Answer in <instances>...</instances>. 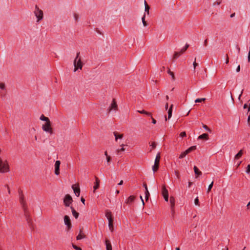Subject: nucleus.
Segmentation results:
<instances>
[{"label": "nucleus", "mask_w": 250, "mask_h": 250, "mask_svg": "<svg viewBox=\"0 0 250 250\" xmlns=\"http://www.w3.org/2000/svg\"><path fill=\"white\" fill-rule=\"evenodd\" d=\"M20 194V202L22 206V208L24 210L25 215L27 218V221H29V219L27 217V207L26 205V203L25 202V200L24 199V195L21 190L19 191Z\"/></svg>", "instance_id": "1"}, {"label": "nucleus", "mask_w": 250, "mask_h": 250, "mask_svg": "<svg viewBox=\"0 0 250 250\" xmlns=\"http://www.w3.org/2000/svg\"><path fill=\"white\" fill-rule=\"evenodd\" d=\"M34 14L35 15V16L37 18V22H39L41 20H42L43 19V11L42 10H41L37 6H36L35 7Z\"/></svg>", "instance_id": "2"}, {"label": "nucleus", "mask_w": 250, "mask_h": 250, "mask_svg": "<svg viewBox=\"0 0 250 250\" xmlns=\"http://www.w3.org/2000/svg\"><path fill=\"white\" fill-rule=\"evenodd\" d=\"M9 171V167L6 161L3 162L0 158V172L4 173Z\"/></svg>", "instance_id": "3"}, {"label": "nucleus", "mask_w": 250, "mask_h": 250, "mask_svg": "<svg viewBox=\"0 0 250 250\" xmlns=\"http://www.w3.org/2000/svg\"><path fill=\"white\" fill-rule=\"evenodd\" d=\"M73 64L74 66V71L76 72L78 69H82L83 67V63L81 61V58L79 59H74Z\"/></svg>", "instance_id": "4"}, {"label": "nucleus", "mask_w": 250, "mask_h": 250, "mask_svg": "<svg viewBox=\"0 0 250 250\" xmlns=\"http://www.w3.org/2000/svg\"><path fill=\"white\" fill-rule=\"evenodd\" d=\"M64 224L67 226V230H70V229L71 228L72 225L70 217L68 215H65L64 216Z\"/></svg>", "instance_id": "5"}, {"label": "nucleus", "mask_w": 250, "mask_h": 250, "mask_svg": "<svg viewBox=\"0 0 250 250\" xmlns=\"http://www.w3.org/2000/svg\"><path fill=\"white\" fill-rule=\"evenodd\" d=\"M42 128L44 131L46 132H49L51 133H52V128L51 127L50 121L46 122L44 125H43Z\"/></svg>", "instance_id": "6"}, {"label": "nucleus", "mask_w": 250, "mask_h": 250, "mask_svg": "<svg viewBox=\"0 0 250 250\" xmlns=\"http://www.w3.org/2000/svg\"><path fill=\"white\" fill-rule=\"evenodd\" d=\"M72 202V198L69 194L65 196L63 202L65 206L69 207Z\"/></svg>", "instance_id": "7"}, {"label": "nucleus", "mask_w": 250, "mask_h": 250, "mask_svg": "<svg viewBox=\"0 0 250 250\" xmlns=\"http://www.w3.org/2000/svg\"><path fill=\"white\" fill-rule=\"evenodd\" d=\"M188 47L189 45L188 44H186L185 46L181 50L180 52H175L173 55V59H177L181 54L184 53Z\"/></svg>", "instance_id": "8"}, {"label": "nucleus", "mask_w": 250, "mask_h": 250, "mask_svg": "<svg viewBox=\"0 0 250 250\" xmlns=\"http://www.w3.org/2000/svg\"><path fill=\"white\" fill-rule=\"evenodd\" d=\"M162 194L164 196L165 200L167 202L168 200V192L165 186H163L162 188Z\"/></svg>", "instance_id": "9"}, {"label": "nucleus", "mask_w": 250, "mask_h": 250, "mask_svg": "<svg viewBox=\"0 0 250 250\" xmlns=\"http://www.w3.org/2000/svg\"><path fill=\"white\" fill-rule=\"evenodd\" d=\"M117 104L116 103V102L115 101V100L113 99L110 106L109 107V111H111L112 110L116 111L117 110Z\"/></svg>", "instance_id": "10"}, {"label": "nucleus", "mask_w": 250, "mask_h": 250, "mask_svg": "<svg viewBox=\"0 0 250 250\" xmlns=\"http://www.w3.org/2000/svg\"><path fill=\"white\" fill-rule=\"evenodd\" d=\"M61 162L60 161H56L55 164V173L56 175L60 174V166Z\"/></svg>", "instance_id": "11"}, {"label": "nucleus", "mask_w": 250, "mask_h": 250, "mask_svg": "<svg viewBox=\"0 0 250 250\" xmlns=\"http://www.w3.org/2000/svg\"><path fill=\"white\" fill-rule=\"evenodd\" d=\"M113 134L115 136V140L117 142H118V140H122L124 136L123 134H120L116 131L114 132Z\"/></svg>", "instance_id": "12"}, {"label": "nucleus", "mask_w": 250, "mask_h": 250, "mask_svg": "<svg viewBox=\"0 0 250 250\" xmlns=\"http://www.w3.org/2000/svg\"><path fill=\"white\" fill-rule=\"evenodd\" d=\"M170 203L171 205V209L172 212H173L174 211V207L175 206V199L172 196H171L170 197Z\"/></svg>", "instance_id": "13"}, {"label": "nucleus", "mask_w": 250, "mask_h": 250, "mask_svg": "<svg viewBox=\"0 0 250 250\" xmlns=\"http://www.w3.org/2000/svg\"><path fill=\"white\" fill-rule=\"evenodd\" d=\"M72 188H73L74 193H75L76 195L78 197L80 195V189L79 188H76L75 187V185H73L72 186Z\"/></svg>", "instance_id": "14"}, {"label": "nucleus", "mask_w": 250, "mask_h": 250, "mask_svg": "<svg viewBox=\"0 0 250 250\" xmlns=\"http://www.w3.org/2000/svg\"><path fill=\"white\" fill-rule=\"evenodd\" d=\"M144 4H145V13L147 15H149V9L150 7L147 3L146 1V0L144 1Z\"/></svg>", "instance_id": "15"}, {"label": "nucleus", "mask_w": 250, "mask_h": 250, "mask_svg": "<svg viewBox=\"0 0 250 250\" xmlns=\"http://www.w3.org/2000/svg\"><path fill=\"white\" fill-rule=\"evenodd\" d=\"M105 243L106 245V250H112V246L110 241L108 239H106L105 241Z\"/></svg>", "instance_id": "16"}, {"label": "nucleus", "mask_w": 250, "mask_h": 250, "mask_svg": "<svg viewBox=\"0 0 250 250\" xmlns=\"http://www.w3.org/2000/svg\"><path fill=\"white\" fill-rule=\"evenodd\" d=\"M135 198V197L134 196H130L128 198V199L125 201V203L127 204H130L132 203L134 201Z\"/></svg>", "instance_id": "17"}, {"label": "nucleus", "mask_w": 250, "mask_h": 250, "mask_svg": "<svg viewBox=\"0 0 250 250\" xmlns=\"http://www.w3.org/2000/svg\"><path fill=\"white\" fill-rule=\"evenodd\" d=\"M243 154V150L242 149L240 150L238 153L236 154L234 156V160L239 159Z\"/></svg>", "instance_id": "18"}, {"label": "nucleus", "mask_w": 250, "mask_h": 250, "mask_svg": "<svg viewBox=\"0 0 250 250\" xmlns=\"http://www.w3.org/2000/svg\"><path fill=\"white\" fill-rule=\"evenodd\" d=\"M113 219H110L108 220V227L109 228V229L111 231H113Z\"/></svg>", "instance_id": "19"}, {"label": "nucleus", "mask_w": 250, "mask_h": 250, "mask_svg": "<svg viewBox=\"0 0 250 250\" xmlns=\"http://www.w3.org/2000/svg\"><path fill=\"white\" fill-rule=\"evenodd\" d=\"M99 183H100V180L97 177H96V182L95 183V185L93 187L94 188V191H95L97 189H98L99 187Z\"/></svg>", "instance_id": "20"}, {"label": "nucleus", "mask_w": 250, "mask_h": 250, "mask_svg": "<svg viewBox=\"0 0 250 250\" xmlns=\"http://www.w3.org/2000/svg\"><path fill=\"white\" fill-rule=\"evenodd\" d=\"M161 156L160 153L159 152L156 155V157L155 159L154 164L159 165L160 160Z\"/></svg>", "instance_id": "21"}, {"label": "nucleus", "mask_w": 250, "mask_h": 250, "mask_svg": "<svg viewBox=\"0 0 250 250\" xmlns=\"http://www.w3.org/2000/svg\"><path fill=\"white\" fill-rule=\"evenodd\" d=\"M196 149V146H194L189 147L188 149L185 151V153L187 154L190 153L191 151L194 150Z\"/></svg>", "instance_id": "22"}, {"label": "nucleus", "mask_w": 250, "mask_h": 250, "mask_svg": "<svg viewBox=\"0 0 250 250\" xmlns=\"http://www.w3.org/2000/svg\"><path fill=\"white\" fill-rule=\"evenodd\" d=\"M208 139V134L207 133H204L198 137V139H205L207 140Z\"/></svg>", "instance_id": "23"}, {"label": "nucleus", "mask_w": 250, "mask_h": 250, "mask_svg": "<svg viewBox=\"0 0 250 250\" xmlns=\"http://www.w3.org/2000/svg\"><path fill=\"white\" fill-rule=\"evenodd\" d=\"M71 209L73 215L75 217V218H77L79 215V213L77 212L72 207H71Z\"/></svg>", "instance_id": "24"}, {"label": "nucleus", "mask_w": 250, "mask_h": 250, "mask_svg": "<svg viewBox=\"0 0 250 250\" xmlns=\"http://www.w3.org/2000/svg\"><path fill=\"white\" fill-rule=\"evenodd\" d=\"M73 17L74 19L75 20V21L76 22H77L79 21L80 16L77 13H73Z\"/></svg>", "instance_id": "25"}, {"label": "nucleus", "mask_w": 250, "mask_h": 250, "mask_svg": "<svg viewBox=\"0 0 250 250\" xmlns=\"http://www.w3.org/2000/svg\"><path fill=\"white\" fill-rule=\"evenodd\" d=\"M193 169H194V171L195 174L196 175H200L202 174V172L200 171L196 166L194 167Z\"/></svg>", "instance_id": "26"}, {"label": "nucleus", "mask_w": 250, "mask_h": 250, "mask_svg": "<svg viewBox=\"0 0 250 250\" xmlns=\"http://www.w3.org/2000/svg\"><path fill=\"white\" fill-rule=\"evenodd\" d=\"M40 119L42 121H45L46 122L50 121L49 119L47 117H45L43 115L41 116Z\"/></svg>", "instance_id": "27"}, {"label": "nucleus", "mask_w": 250, "mask_h": 250, "mask_svg": "<svg viewBox=\"0 0 250 250\" xmlns=\"http://www.w3.org/2000/svg\"><path fill=\"white\" fill-rule=\"evenodd\" d=\"M145 18H146V14L145 13L142 18V21L143 25L144 26H146L147 25V23L146 22V21H145Z\"/></svg>", "instance_id": "28"}, {"label": "nucleus", "mask_w": 250, "mask_h": 250, "mask_svg": "<svg viewBox=\"0 0 250 250\" xmlns=\"http://www.w3.org/2000/svg\"><path fill=\"white\" fill-rule=\"evenodd\" d=\"M105 216L107 218V219L109 220L110 219H112L111 216V213L110 211H107L105 213Z\"/></svg>", "instance_id": "29"}, {"label": "nucleus", "mask_w": 250, "mask_h": 250, "mask_svg": "<svg viewBox=\"0 0 250 250\" xmlns=\"http://www.w3.org/2000/svg\"><path fill=\"white\" fill-rule=\"evenodd\" d=\"M159 165H158V164H155L153 165V166L152 167V170L154 172H155L158 169V168H159Z\"/></svg>", "instance_id": "30"}, {"label": "nucleus", "mask_w": 250, "mask_h": 250, "mask_svg": "<svg viewBox=\"0 0 250 250\" xmlns=\"http://www.w3.org/2000/svg\"><path fill=\"white\" fill-rule=\"evenodd\" d=\"M138 112L141 114H145L148 116H151V113L148 112L146 111L145 110H138Z\"/></svg>", "instance_id": "31"}, {"label": "nucleus", "mask_w": 250, "mask_h": 250, "mask_svg": "<svg viewBox=\"0 0 250 250\" xmlns=\"http://www.w3.org/2000/svg\"><path fill=\"white\" fill-rule=\"evenodd\" d=\"M6 86L4 83L0 82V89L1 90L5 89Z\"/></svg>", "instance_id": "32"}, {"label": "nucleus", "mask_w": 250, "mask_h": 250, "mask_svg": "<svg viewBox=\"0 0 250 250\" xmlns=\"http://www.w3.org/2000/svg\"><path fill=\"white\" fill-rule=\"evenodd\" d=\"M149 195H150V194H149V191H148V189H146V190L145 191V198L146 201L148 199Z\"/></svg>", "instance_id": "33"}, {"label": "nucleus", "mask_w": 250, "mask_h": 250, "mask_svg": "<svg viewBox=\"0 0 250 250\" xmlns=\"http://www.w3.org/2000/svg\"><path fill=\"white\" fill-rule=\"evenodd\" d=\"M172 109H169L168 110V117L167 119H169L171 116H172Z\"/></svg>", "instance_id": "34"}, {"label": "nucleus", "mask_w": 250, "mask_h": 250, "mask_svg": "<svg viewBox=\"0 0 250 250\" xmlns=\"http://www.w3.org/2000/svg\"><path fill=\"white\" fill-rule=\"evenodd\" d=\"M168 73L171 75L172 79L174 81L175 80V76L173 72H171L169 69L168 71Z\"/></svg>", "instance_id": "35"}, {"label": "nucleus", "mask_w": 250, "mask_h": 250, "mask_svg": "<svg viewBox=\"0 0 250 250\" xmlns=\"http://www.w3.org/2000/svg\"><path fill=\"white\" fill-rule=\"evenodd\" d=\"M206 100L205 98H201V99H197L195 100V103H200L202 102H204Z\"/></svg>", "instance_id": "36"}, {"label": "nucleus", "mask_w": 250, "mask_h": 250, "mask_svg": "<svg viewBox=\"0 0 250 250\" xmlns=\"http://www.w3.org/2000/svg\"><path fill=\"white\" fill-rule=\"evenodd\" d=\"M213 182L212 181L211 183V184L208 186V191H207L208 192H209L210 191L211 188L213 187Z\"/></svg>", "instance_id": "37"}, {"label": "nucleus", "mask_w": 250, "mask_h": 250, "mask_svg": "<svg viewBox=\"0 0 250 250\" xmlns=\"http://www.w3.org/2000/svg\"><path fill=\"white\" fill-rule=\"evenodd\" d=\"M150 146H151V148L150 149V151H151L153 149L156 147V144L155 142H153L152 144L150 145Z\"/></svg>", "instance_id": "38"}, {"label": "nucleus", "mask_w": 250, "mask_h": 250, "mask_svg": "<svg viewBox=\"0 0 250 250\" xmlns=\"http://www.w3.org/2000/svg\"><path fill=\"white\" fill-rule=\"evenodd\" d=\"M187 155V153H185V151L184 152H183V153H182L180 156H179V158L180 159H182V158H183L184 157H185L186 155Z\"/></svg>", "instance_id": "39"}, {"label": "nucleus", "mask_w": 250, "mask_h": 250, "mask_svg": "<svg viewBox=\"0 0 250 250\" xmlns=\"http://www.w3.org/2000/svg\"><path fill=\"white\" fill-rule=\"evenodd\" d=\"M196 58H195L194 62H193V67H194V70H195V69L196 68V67L198 65V64L197 63H196Z\"/></svg>", "instance_id": "40"}, {"label": "nucleus", "mask_w": 250, "mask_h": 250, "mask_svg": "<svg viewBox=\"0 0 250 250\" xmlns=\"http://www.w3.org/2000/svg\"><path fill=\"white\" fill-rule=\"evenodd\" d=\"M199 199H198V198L197 197L195 200H194V204L197 205V206H199Z\"/></svg>", "instance_id": "41"}, {"label": "nucleus", "mask_w": 250, "mask_h": 250, "mask_svg": "<svg viewBox=\"0 0 250 250\" xmlns=\"http://www.w3.org/2000/svg\"><path fill=\"white\" fill-rule=\"evenodd\" d=\"M203 127L209 132H211V130L205 125H203Z\"/></svg>", "instance_id": "42"}, {"label": "nucleus", "mask_w": 250, "mask_h": 250, "mask_svg": "<svg viewBox=\"0 0 250 250\" xmlns=\"http://www.w3.org/2000/svg\"><path fill=\"white\" fill-rule=\"evenodd\" d=\"M72 247H73V248H74V249H75L76 250H82V249H81L80 248H79V247H78L76 246V245H74V244H73V245H72Z\"/></svg>", "instance_id": "43"}, {"label": "nucleus", "mask_w": 250, "mask_h": 250, "mask_svg": "<svg viewBox=\"0 0 250 250\" xmlns=\"http://www.w3.org/2000/svg\"><path fill=\"white\" fill-rule=\"evenodd\" d=\"M246 172L247 173H250V164L247 167V170H246Z\"/></svg>", "instance_id": "44"}, {"label": "nucleus", "mask_w": 250, "mask_h": 250, "mask_svg": "<svg viewBox=\"0 0 250 250\" xmlns=\"http://www.w3.org/2000/svg\"><path fill=\"white\" fill-rule=\"evenodd\" d=\"M83 236H82L81 234H79L77 236V240H80L82 238H83Z\"/></svg>", "instance_id": "45"}, {"label": "nucleus", "mask_w": 250, "mask_h": 250, "mask_svg": "<svg viewBox=\"0 0 250 250\" xmlns=\"http://www.w3.org/2000/svg\"><path fill=\"white\" fill-rule=\"evenodd\" d=\"M175 174L177 177V179H179L180 178V175H179V172L178 171H175Z\"/></svg>", "instance_id": "46"}, {"label": "nucleus", "mask_w": 250, "mask_h": 250, "mask_svg": "<svg viewBox=\"0 0 250 250\" xmlns=\"http://www.w3.org/2000/svg\"><path fill=\"white\" fill-rule=\"evenodd\" d=\"M180 135L181 137H183L186 136V133L185 132H182L180 133Z\"/></svg>", "instance_id": "47"}, {"label": "nucleus", "mask_w": 250, "mask_h": 250, "mask_svg": "<svg viewBox=\"0 0 250 250\" xmlns=\"http://www.w3.org/2000/svg\"><path fill=\"white\" fill-rule=\"evenodd\" d=\"M125 148H123V147H122V148H121V149H117V150H116V151H117V153H119V152H120V151H125Z\"/></svg>", "instance_id": "48"}, {"label": "nucleus", "mask_w": 250, "mask_h": 250, "mask_svg": "<svg viewBox=\"0 0 250 250\" xmlns=\"http://www.w3.org/2000/svg\"><path fill=\"white\" fill-rule=\"evenodd\" d=\"M80 54V52H77V54H76V57L75 58V59H77V60L79 59V57Z\"/></svg>", "instance_id": "49"}, {"label": "nucleus", "mask_w": 250, "mask_h": 250, "mask_svg": "<svg viewBox=\"0 0 250 250\" xmlns=\"http://www.w3.org/2000/svg\"><path fill=\"white\" fill-rule=\"evenodd\" d=\"M204 45L205 46H207L208 45V40L207 39L205 40L204 42Z\"/></svg>", "instance_id": "50"}, {"label": "nucleus", "mask_w": 250, "mask_h": 250, "mask_svg": "<svg viewBox=\"0 0 250 250\" xmlns=\"http://www.w3.org/2000/svg\"><path fill=\"white\" fill-rule=\"evenodd\" d=\"M106 160H107V163H108L111 160V157L110 156H107L106 157Z\"/></svg>", "instance_id": "51"}, {"label": "nucleus", "mask_w": 250, "mask_h": 250, "mask_svg": "<svg viewBox=\"0 0 250 250\" xmlns=\"http://www.w3.org/2000/svg\"><path fill=\"white\" fill-rule=\"evenodd\" d=\"M243 90H242V91L241 92V93L239 95V97H238V99L239 100H241V97L242 95V93H243Z\"/></svg>", "instance_id": "52"}, {"label": "nucleus", "mask_w": 250, "mask_h": 250, "mask_svg": "<svg viewBox=\"0 0 250 250\" xmlns=\"http://www.w3.org/2000/svg\"><path fill=\"white\" fill-rule=\"evenodd\" d=\"M240 70V65H238V67L236 68V72H239Z\"/></svg>", "instance_id": "53"}, {"label": "nucleus", "mask_w": 250, "mask_h": 250, "mask_svg": "<svg viewBox=\"0 0 250 250\" xmlns=\"http://www.w3.org/2000/svg\"><path fill=\"white\" fill-rule=\"evenodd\" d=\"M229 62V57L228 56V55H227V59H226V64H228Z\"/></svg>", "instance_id": "54"}, {"label": "nucleus", "mask_w": 250, "mask_h": 250, "mask_svg": "<svg viewBox=\"0 0 250 250\" xmlns=\"http://www.w3.org/2000/svg\"><path fill=\"white\" fill-rule=\"evenodd\" d=\"M81 200L83 204H84V202H85V200H84V199L83 198V197H82V198H81Z\"/></svg>", "instance_id": "55"}, {"label": "nucleus", "mask_w": 250, "mask_h": 250, "mask_svg": "<svg viewBox=\"0 0 250 250\" xmlns=\"http://www.w3.org/2000/svg\"><path fill=\"white\" fill-rule=\"evenodd\" d=\"M168 103H167L166 104V105H165V109H166V110H167V108H168Z\"/></svg>", "instance_id": "56"}, {"label": "nucleus", "mask_w": 250, "mask_h": 250, "mask_svg": "<svg viewBox=\"0 0 250 250\" xmlns=\"http://www.w3.org/2000/svg\"><path fill=\"white\" fill-rule=\"evenodd\" d=\"M140 198L141 199V201L142 202V203H143V205H145V203H144V200L142 198V196H140Z\"/></svg>", "instance_id": "57"}, {"label": "nucleus", "mask_w": 250, "mask_h": 250, "mask_svg": "<svg viewBox=\"0 0 250 250\" xmlns=\"http://www.w3.org/2000/svg\"><path fill=\"white\" fill-rule=\"evenodd\" d=\"M152 123L154 124H155L156 123V121L153 118H152Z\"/></svg>", "instance_id": "58"}, {"label": "nucleus", "mask_w": 250, "mask_h": 250, "mask_svg": "<svg viewBox=\"0 0 250 250\" xmlns=\"http://www.w3.org/2000/svg\"><path fill=\"white\" fill-rule=\"evenodd\" d=\"M235 13H232V14H231L230 15V17L231 18H233V17H234L235 16Z\"/></svg>", "instance_id": "59"}, {"label": "nucleus", "mask_w": 250, "mask_h": 250, "mask_svg": "<svg viewBox=\"0 0 250 250\" xmlns=\"http://www.w3.org/2000/svg\"><path fill=\"white\" fill-rule=\"evenodd\" d=\"M144 187H145V189L146 190V189H147V185L146 184H144Z\"/></svg>", "instance_id": "60"}, {"label": "nucleus", "mask_w": 250, "mask_h": 250, "mask_svg": "<svg viewBox=\"0 0 250 250\" xmlns=\"http://www.w3.org/2000/svg\"><path fill=\"white\" fill-rule=\"evenodd\" d=\"M249 112L250 113V104H249V106L247 114H248V113Z\"/></svg>", "instance_id": "61"}, {"label": "nucleus", "mask_w": 250, "mask_h": 250, "mask_svg": "<svg viewBox=\"0 0 250 250\" xmlns=\"http://www.w3.org/2000/svg\"><path fill=\"white\" fill-rule=\"evenodd\" d=\"M123 184V181L121 180L120 183L118 184V185H122Z\"/></svg>", "instance_id": "62"}, {"label": "nucleus", "mask_w": 250, "mask_h": 250, "mask_svg": "<svg viewBox=\"0 0 250 250\" xmlns=\"http://www.w3.org/2000/svg\"><path fill=\"white\" fill-rule=\"evenodd\" d=\"M192 182H188V188H189V187L191 186V185H192Z\"/></svg>", "instance_id": "63"}, {"label": "nucleus", "mask_w": 250, "mask_h": 250, "mask_svg": "<svg viewBox=\"0 0 250 250\" xmlns=\"http://www.w3.org/2000/svg\"><path fill=\"white\" fill-rule=\"evenodd\" d=\"M104 155L106 156V157H107V156H109L107 155V151H105V152H104Z\"/></svg>", "instance_id": "64"}]
</instances>
